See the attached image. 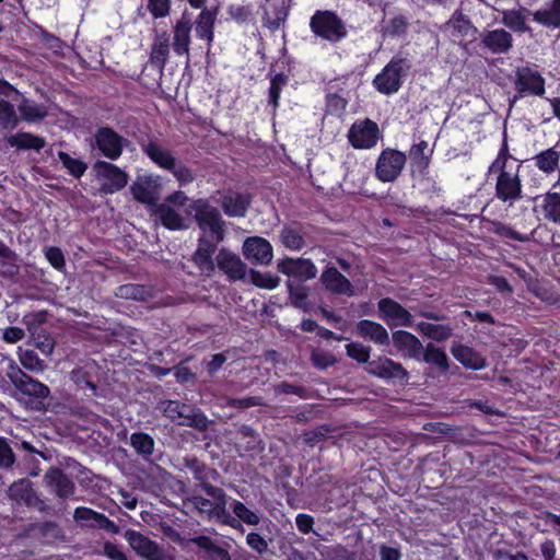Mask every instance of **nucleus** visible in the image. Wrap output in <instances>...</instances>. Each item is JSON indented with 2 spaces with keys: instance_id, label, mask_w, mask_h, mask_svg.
Here are the masks:
<instances>
[{
  "instance_id": "obj_1",
  "label": "nucleus",
  "mask_w": 560,
  "mask_h": 560,
  "mask_svg": "<svg viewBox=\"0 0 560 560\" xmlns=\"http://www.w3.org/2000/svg\"><path fill=\"white\" fill-rule=\"evenodd\" d=\"M184 469H187L196 481V488L203 491L211 499L205 498L200 494H194L184 501V506L192 509L199 515L208 518H217L223 525L236 528L240 526L238 522L232 517L226 509L228 495L225 491L213 485L221 479L220 472L206 463L200 460L195 455H186L182 459Z\"/></svg>"
},
{
  "instance_id": "obj_2",
  "label": "nucleus",
  "mask_w": 560,
  "mask_h": 560,
  "mask_svg": "<svg viewBox=\"0 0 560 560\" xmlns=\"http://www.w3.org/2000/svg\"><path fill=\"white\" fill-rule=\"evenodd\" d=\"M521 167L522 162L510 152L508 133L504 131L498 154L489 165L487 174L495 175L494 197L510 207L524 198Z\"/></svg>"
},
{
  "instance_id": "obj_3",
  "label": "nucleus",
  "mask_w": 560,
  "mask_h": 560,
  "mask_svg": "<svg viewBox=\"0 0 560 560\" xmlns=\"http://www.w3.org/2000/svg\"><path fill=\"white\" fill-rule=\"evenodd\" d=\"M141 151L159 168L172 173L179 187H185L196 179L194 170L177 162L171 150L164 148L158 140H138Z\"/></svg>"
},
{
  "instance_id": "obj_4",
  "label": "nucleus",
  "mask_w": 560,
  "mask_h": 560,
  "mask_svg": "<svg viewBox=\"0 0 560 560\" xmlns=\"http://www.w3.org/2000/svg\"><path fill=\"white\" fill-rule=\"evenodd\" d=\"M412 69L409 58L395 55L372 80L373 88L383 95L396 94L404 85Z\"/></svg>"
},
{
  "instance_id": "obj_5",
  "label": "nucleus",
  "mask_w": 560,
  "mask_h": 560,
  "mask_svg": "<svg viewBox=\"0 0 560 560\" xmlns=\"http://www.w3.org/2000/svg\"><path fill=\"white\" fill-rule=\"evenodd\" d=\"M10 382L14 386L19 398L35 410L44 408V400L49 396L50 390L44 383L34 380L19 366L11 368L8 373Z\"/></svg>"
},
{
  "instance_id": "obj_6",
  "label": "nucleus",
  "mask_w": 560,
  "mask_h": 560,
  "mask_svg": "<svg viewBox=\"0 0 560 560\" xmlns=\"http://www.w3.org/2000/svg\"><path fill=\"white\" fill-rule=\"evenodd\" d=\"M310 28L315 37L332 45L348 36L345 21L331 10H316L310 19Z\"/></svg>"
},
{
  "instance_id": "obj_7",
  "label": "nucleus",
  "mask_w": 560,
  "mask_h": 560,
  "mask_svg": "<svg viewBox=\"0 0 560 560\" xmlns=\"http://www.w3.org/2000/svg\"><path fill=\"white\" fill-rule=\"evenodd\" d=\"M188 208L194 212V219L201 231H209L217 243L223 241L225 222L217 207L206 198H198L192 200Z\"/></svg>"
},
{
  "instance_id": "obj_8",
  "label": "nucleus",
  "mask_w": 560,
  "mask_h": 560,
  "mask_svg": "<svg viewBox=\"0 0 560 560\" xmlns=\"http://www.w3.org/2000/svg\"><path fill=\"white\" fill-rule=\"evenodd\" d=\"M94 147L109 161H117L130 141L109 126L98 127L93 136Z\"/></svg>"
},
{
  "instance_id": "obj_9",
  "label": "nucleus",
  "mask_w": 560,
  "mask_h": 560,
  "mask_svg": "<svg viewBox=\"0 0 560 560\" xmlns=\"http://www.w3.org/2000/svg\"><path fill=\"white\" fill-rule=\"evenodd\" d=\"M348 141L353 149L370 150L382 138L378 125L370 118L355 120L348 130Z\"/></svg>"
},
{
  "instance_id": "obj_10",
  "label": "nucleus",
  "mask_w": 560,
  "mask_h": 560,
  "mask_svg": "<svg viewBox=\"0 0 560 560\" xmlns=\"http://www.w3.org/2000/svg\"><path fill=\"white\" fill-rule=\"evenodd\" d=\"M407 162L404 152L396 149H384L377 158L375 176L382 183L395 182L401 174Z\"/></svg>"
},
{
  "instance_id": "obj_11",
  "label": "nucleus",
  "mask_w": 560,
  "mask_h": 560,
  "mask_svg": "<svg viewBox=\"0 0 560 560\" xmlns=\"http://www.w3.org/2000/svg\"><path fill=\"white\" fill-rule=\"evenodd\" d=\"M93 170L96 176L104 180L101 185L104 194H115L128 183V174L112 162L97 160L93 164Z\"/></svg>"
},
{
  "instance_id": "obj_12",
  "label": "nucleus",
  "mask_w": 560,
  "mask_h": 560,
  "mask_svg": "<svg viewBox=\"0 0 560 560\" xmlns=\"http://www.w3.org/2000/svg\"><path fill=\"white\" fill-rule=\"evenodd\" d=\"M515 90L520 97L525 95L542 96L546 93V81L539 71L530 67H520L515 71ZM518 96H514L516 101Z\"/></svg>"
},
{
  "instance_id": "obj_13",
  "label": "nucleus",
  "mask_w": 560,
  "mask_h": 560,
  "mask_svg": "<svg viewBox=\"0 0 560 560\" xmlns=\"http://www.w3.org/2000/svg\"><path fill=\"white\" fill-rule=\"evenodd\" d=\"M126 537L135 552L145 560H174V557L155 540L139 532L128 530Z\"/></svg>"
},
{
  "instance_id": "obj_14",
  "label": "nucleus",
  "mask_w": 560,
  "mask_h": 560,
  "mask_svg": "<svg viewBox=\"0 0 560 560\" xmlns=\"http://www.w3.org/2000/svg\"><path fill=\"white\" fill-rule=\"evenodd\" d=\"M365 371L377 378L383 381H400L407 382L409 378L408 371L402 366L401 363L394 361L390 358L378 355L373 359Z\"/></svg>"
},
{
  "instance_id": "obj_15",
  "label": "nucleus",
  "mask_w": 560,
  "mask_h": 560,
  "mask_svg": "<svg viewBox=\"0 0 560 560\" xmlns=\"http://www.w3.org/2000/svg\"><path fill=\"white\" fill-rule=\"evenodd\" d=\"M381 317L390 327H412L413 316L400 303L392 298H383L377 302Z\"/></svg>"
},
{
  "instance_id": "obj_16",
  "label": "nucleus",
  "mask_w": 560,
  "mask_h": 560,
  "mask_svg": "<svg viewBox=\"0 0 560 560\" xmlns=\"http://www.w3.org/2000/svg\"><path fill=\"white\" fill-rule=\"evenodd\" d=\"M513 44L512 34L504 28L483 30L480 33V48L492 55H508Z\"/></svg>"
},
{
  "instance_id": "obj_17",
  "label": "nucleus",
  "mask_w": 560,
  "mask_h": 560,
  "mask_svg": "<svg viewBox=\"0 0 560 560\" xmlns=\"http://www.w3.org/2000/svg\"><path fill=\"white\" fill-rule=\"evenodd\" d=\"M70 375L78 389L86 396L94 397L98 395L100 366L95 361H89L73 369Z\"/></svg>"
},
{
  "instance_id": "obj_18",
  "label": "nucleus",
  "mask_w": 560,
  "mask_h": 560,
  "mask_svg": "<svg viewBox=\"0 0 560 560\" xmlns=\"http://www.w3.org/2000/svg\"><path fill=\"white\" fill-rule=\"evenodd\" d=\"M222 271L230 281L243 280L246 276V265L240 256L222 247L215 256V269Z\"/></svg>"
},
{
  "instance_id": "obj_19",
  "label": "nucleus",
  "mask_w": 560,
  "mask_h": 560,
  "mask_svg": "<svg viewBox=\"0 0 560 560\" xmlns=\"http://www.w3.org/2000/svg\"><path fill=\"white\" fill-rule=\"evenodd\" d=\"M243 255L253 264L269 265L273 257V249L268 240L250 236L243 244Z\"/></svg>"
},
{
  "instance_id": "obj_20",
  "label": "nucleus",
  "mask_w": 560,
  "mask_h": 560,
  "mask_svg": "<svg viewBox=\"0 0 560 560\" xmlns=\"http://www.w3.org/2000/svg\"><path fill=\"white\" fill-rule=\"evenodd\" d=\"M218 247L217 243L200 236L198 238L197 248L191 255V261L200 270L201 273L210 277L215 272V261L213 255Z\"/></svg>"
},
{
  "instance_id": "obj_21",
  "label": "nucleus",
  "mask_w": 560,
  "mask_h": 560,
  "mask_svg": "<svg viewBox=\"0 0 560 560\" xmlns=\"http://www.w3.org/2000/svg\"><path fill=\"white\" fill-rule=\"evenodd\" d=\"M277 267L281 273L302 281L314 279L317 273L314 262L311 259L304 258H285L280 260Z\"/></svg>"
},
{
  "instance_id": "obj_22",
  "label": "nucleus",
  "mask_w": 560,
  "mask_h": 560,
  "mask_svg": "<svg viewBox=\"0 0 560 560\" xmlns=\"http://www.w3.org/2000/svg\"><path fill=\"white\" fill-rule=\"evenodd\" d=\"M152 215L170 231H185L190 228V220L182 215L178 209L170 207L167 203H158V206L152 209Z\"/></svg>"
},
{
  "instance_id": "obj_23",
  "label": "nucleus",
  "mask_w": 560,
  "mask_h": 560,
  "mask_svg": "<svg viewBox=\"0 0 560 560\" xmlns=\"http://www.w3.org/2000/svg\"><path fill=\"white\" fill-rule=\"evenodd\" d=\"M320 282L327 291L334 294L354 295V288L350 280L334 266H328L323 270Z\"/></svg>"
},
{
  "instance_id": "obj_24",
  "label": "nucleus",
  "mask_w": 560,
  "mask_h": 560,
  "mask_svg": "<svg viewBox=\"0 0 560 560\" xmlns=\"http://www.w3.org/2000/svg\"><path fill=\"white\" fill-rule=\"evenodd\" d=\"M249 192L228 191L221 197L220 206L228 217L244 218L252 205Z\"/></svg>"
},
{
  "instance_id": "obj_25",
  "label": "nucleus",
  "mask_w": 560,
  "mask_h": 560,
  "mask_svg": "<svg viewBox=\"0 0 560 560\" xmlns=\"http://www.w3.org/2000/svg\"><path fill=\"white\" fill-rule=\"evenodd\" d=\"M392 342L404 358L420 360L423 345L413 334L407 330H395L392 334Z\"/></svg>"
},
{
  "instance_id": "obj_26",
  "label": "nucleus",
  "mask_w": 560,
  "mask_h": 560,
  "mask_svg": "<svg viewBox=\"0 0 560 560\" xmlns=\"http://www.w3.org/2000/svg\"><path fill=\"white\" fill-rule=\"evenodd\" d=\"M433 148H429L425 140L413 143L409 149L410 167L412 172L424 177L429 174L430 164L433 156Z\"/></svg>"
},
{
  "instance_id": "obj_27",
  "label": "nucleus",
  "mask_w": 560,
  "mask_h": 560,
  "mask_svg": "<svg viewBox=\"0 0 560 560\" xmlns=\"http://www.w3.org/2000/svg\"><path fill=\"white\" fill-rule=\"evenodd\" d=\"M47 486L50 487L60 499H67L74 494L75 485L72 479L60 468H49L45 475Z\"/></svg>"
},
{
  "instance_id": "obj_28",
  "label": "nucleus",
  "mask_w": 560,
  "mask_h": 560,
  "mask_svg": "<svg viewBox=\"0 0 560 560\" xmlns=\"http://www.w3.org/2000/svg\"><path fill=\"white\" fill-rule=\"evenodd\" d=\"M355 331L358 336L375 345L388 346L390 343L387 329L377 322L361 319L357 323Z\"/></svg>"
},
{
  "instance_id": "obj_29",
  "label": "nucleus",
  "mask_w": 560,
  "mask_h": 560,
  "mask_svg": "<svg viewBox=\"0 0 560 560\" xmlns=\"http://www.w3.org/2000/svg\"><path fill=\"white\" fill-rule=\"evenodd\" d=\"M158 182L152 176H147L142 182H135L130 186V192L133 199L142 205L152 207L158 206Z\"/></svg>"
},
{
  "instance_id": "obj_30",
  "label": "nucleus",
  "mask_w": 560,
  "mask_h": 560,
  "mask_svg": "<svg viewBox=\"0 0 560 560\" xmlns=\"http://www.w3.org/2000/svg\"><path fill=\"white\" fill-rule=\"evenodd\" d=\"M451 353L466 369L479 371L487 366L486 358L471 347L454 343Z\"/></svg>"
},
{
  "instance_id": "obj_31",
  "label": "nucleus",
  "mask_w": 560,
  "mask_h": 560,
  "mask_svg": "<svg viewBox=\"0 0 560 560\" xmlns=\"http://www.w3.org/2000/svg\"><path fill=\"white\" fill-rule=\"evenodd\" d=\"M197 16L195 31L199 39L208 42L210 46L214 38V25L219 14V7L200 9Z\"/></svg>"
},
{
  "instance_id": "obj_32",
  "label": "nucleus",
  "mask_w": 560,
  "mask_h": 560,
  "mask_svg": "<svg viewBox=\"0 0 560 560\" xmlns=\"http://www.w3.org/2000/svg\"><path fill=\"white\" fill-rule=\"evenodd\" d=\"M191 21L186 12L174 26L173 49L177 56L188 55L190 44Z\"/></svg>"
},
{
  "instance_id": "obj_33",
  "label": "nucleus",
  "mask_w": 560,
  "mask_h": 560,
  "mask_svg": "<svg viewBox=\"0 0 560 560\" xmlns=\"http://www.w3.org/2000/svg\"><path fill=\"white\" fill-rule=\"evenodd\" d=\"M73 518L85 526H92L100 529H110L115 526L114 522L105 514L96 512L90 508L79 506L74 510Z\"/></svg>"
},
{
  "instance_id": "obj_34",
  "label": "nucleus",
  "mask_w": 560,
  "mask_h": 560,
  "mask_svg": "<svg viewBox=\"0 0 560 560\" xmlns=\"http://www.w3.org/2000/svg\"><path fill=\"white\" fill-rule=\"evenodd\" d=\"M445 26L451 30V35L456 38L475 36L478 33V28L460 9L454 11Z\"/></svg>"
},
{
  "instance_id": "obj_35",
  "label": "nucleus",
  "mask_w": 560,
  "mask_h": 560,
  "mask_svg": "<svg viewBox=\"0 0 560 560\" xmlns=\"http://www.w3.org/2000/svg\"><path fill=\"white\" fill-rule=\"evenodd\" d=\"M129 445L143 460L150 462L152 459L155 441L149 433L143 431L132 432L129 436Z\"/></svg>"
},
{
  "instance_id": "obj_36",
  "label": "nucleus",
  "mask_w": 560,
  "mask_h": 560,
  "mask_svg": "<svg viewBox=\"0 0 560 560\" xmlns=\"http://www.w3.org/2000/svg\"><path fill=\"white\" fill-rule=\"evenodd\" d=\"M482 221L485 222V226L489 233L501 238H508L521 243H527L530 241V235L517 232L508 223L490 219H483Z\"/></svg>"
},
{
  "instance_id": "obj_37",
  "label": "nucleus",
  "mask_w": 560,
  "mask_h": 560,
  "mask_svg": "<svg viewBox=\"0 0 560 560\" xmlns=\"http://www.w3.org/2000/svg\"><path fill=\"white\" fill-rule=\"evenodd\" d=\"M534 165L544 174H552L560 171V151L556 147L538 152L532 159Z\"/></svg>"
},
{
  "instance_id": "obj_38",
  "label": "nucleus",
  "mask_w": 560,
  "mask_h": 560,
  "mask_svg": "<svg viewBox=\"0 0 560 560\" xmlns=\"http://www.w3.org/2000/svg\"><path fill=\"white\" fill-rule=\"evenodd\" d=\"M194 545L203 551L205 560H231L230 552L225 548L217 545L210 536H196Z\"/></svg>"
},
{
  "instance_id": "obj_39",
  "label": "nucleus",
  "mask_w": 560,
  "mask_h": 560,
  "mask_svg": "<svg viewBox=\"0 0 560 560\" xmlns=\"http://www.w3.org/2000/svg\"><path fill=\"white\" fill-rule=\"evenodd\" d=\"M185 411L177 425L189 427L199 432L208 431L212 421L200 408L188 405V409Z\"/></svg>"
},
{
  "instance_id": "obj_40",
  "label": "nucleus",
  "mask_w": 560,
  "mask_h": 560,
  "mask_svg": "<svg viewBox=\"0 0 560 560\" xmlns=\"http://www.w3.org/2000/svg\"><path fill=\"white\" fill-rule=\"evenodd\" d=\"M527 9L521 8V9H512V10H504L502 12V20L501 22L511 31L515 33H527L530 32L532 28L527 24Z\"/></svg>"
},
{
  "instance_id": "obj_41",
  "label": "nucleus",
  "mask_w": 560,
  "mask_h": 560,
  "mask_svg": "<svg viewBox=\"0 0 560 560\" xmlns=\"http://www.w3.org/2000/svg\"><path fill=\"white\" fill-rule=\"evenodd\" d=\"M7 142L12 148L20 150H42L46 141L43 137L35 136L31 132L20 131L7 138Z\"/></svg>"
},
{
  "instance_id": "obj_42",
  "label": "nucleus",
  "mask_w": 560,
  "mask_h": 560,
  "mask_svg": "<svg viewBox=\"0 0 560 560\" xmlns=\"http://www.w3.org/2000/svg\"><path fill=\"white\" fill-rule=\"evenodd\" d=\"M20 260V256L13 249L7 256L0 257V277L12 283H19L21 277Z\"/></svg>"
},
{
  "instance_id": "obj_43",
  "label": "nucleus",
  "mask_w": 560,
  "mask_h": 560,
  "mask_svg": "<svg viewBox=\"0 0 560 560\" xmlns=\"http://www.w3.org/2000/svg\"><path fill=\"white\" fill-rule=\"evenodd\" d=\"M417 330L431 340L443 342L453 336L454 328L450 324L420 322Z\"/></svg>"
},
{
  "instance_id": "obj_44",
  "label": "nucleus",
  "mask_w": 560,
  "mask_h": 560,
  "mask_svg": "<svg viewBox=\"0 0 560 560\" xmlns=\"http://www.w3.org/2000/svg\"><path fill=\"white\" fill-rule=\"evenodd\" d=\"M115 295L119 299L145 302L153 296L151 287L139 283H126L116 289Z\"/></svg>"
},
{
  "instance_id": "obj_45",
  "label": "nucleus",
  "mask_w": 560,
  "mask_h": 560,
  "mask_svg": "<svg viewBox=\"0 0 560 560\" xmlns=\"http://www.w3.org/2000/svg\"><path fill=\"white\" fill-rule=\"evenodd\" d=\"M422 360L433 366H436L442 373L450 370V360L444 349L429 342L421 353Z\"/></svg>"
},
{
  "instance_id": "obj_46",
  "label": "nucleus",
  "mask_w": 560,
  "mask_h": 560,
  "mask_svg": "<svg viewBox=\"0 0 560 560\" xmlns=\"http://www.w3.org/2000/svg\"><path fill=\"white\" fill-rule=\"evenodd\" d=\"M170 55L168 37L164 34L158 36L151 47L150 63L160 71H163Z\"/></svg>"
},
{
  "instance_id": "obj_47",
  "label": "nucleus",
  "mask_w": 560,
  "mask_h": 560,
  "mask_svg": "<svg viewBox=\"0 0 560 560\" xmlns=\"http://www.w3.org/2000/svg\"><path fill=\"white\" fill-rule=\"evenodd\" d=\"M287 287L291 305L303 312H311L312 303L308 299V289L301 283L292 281H288Z\"/></svg>"
},
{
  "instance_id": "obj_48",
  "label": "nucleus",
  "mask_w": 560,
  "mask_h": 560,
  "mask_svg": "<svg viewBox=\"0 0 560 560\" xmlns=\"http://www.w3.org/2000/svg\"><path fill=\"white\" fill-rule=\"evenodd\" d=\"M289 82V77L284 72L276 73L270 78V85L268 89V105L272 107V113L276 114L280 106V97L284 86Z\"/></svg>"
},
{
  "instance_id": "obj_49",
  "label": "nucleus",
  "mask_w": 560,
  "mask_h": 560,
  "mask_svg": "<svg viewBox=\"0 0 560 560\" xmlns=\"http://www.w3.org/2000/svg\"><path fill=\"white\" fill-rule=\"evenodd\" d=\"M533 20L546 27H560V0H552L549 9L534 12Z\"/></svg>"
},
{
  "instance_id": "obj_50",
  "label": "nucleus",
  "mask_w": 560,
  "mask_h": 560,
  "mask_svg": "<svg viewBox=\"0 0 560 560\" xmlns=\"http://www.w3.org/2000/svg\"><path fill=\"white\" fill-rule=\"evenodd\" d=\"M232 512L235 515V520L238 524L245 523L246 525L256 526L260 523V515L256 512L247 508L243 502L238 500H233L230 504ZM234 518V516H232ZM242 525L237 526L235 529L241 528Z\"/></svg>"
},
{
  "instance_id": "obj_51",
  "label": "nucleus",
  "mask_w": 560,
  "mask_h": 560,
  "mask_svg": "<svg viewBox=\"0 0 560 560\" xmlns=\"http://www.w3.org/2000/svg\"><path fill=\"white\" fill-rule=\"evenodd\" d=\"M409 20L402 14H397L384 22L382 33L384 37L396 38L407 34Z\"/></svg>"
},
{
  "instance_id": "obj_52",
  "label": "nucleus",
  "mask_w": 560,
  "mask_h": 560,
  "mask_svg": "<svg viewBox=\"0 0 560 560\" xmlns=\"http://www.w3.org/2000/svg\"><path fill=\"white\" fill-rule=\"evenodd\" d=\"M158 409L163 417L177 424L184 412H186L185 410L188 409V404L179 400L164 399L159 402Z\"/></svg>"
},
{
  "instance_id": "obj_53",
  "label": "nucleus",
  "mask_w": 560,
  "mask_h": 560,
  "mask_svg": "<svg viewBox=\"0 0 560 560\" xmlns=\"http://www.w3.org/2000/svg\"><path fill=\"white\" fill-rule=\"evenodd\" d=\"M541 208L545 219L560 225V194L548 191L542 199Z\"/></svg>"
},
{
  "instance_id": "obj_54",
  "label": "nucleus",
  "mask_w": 560,
  "mask_h": 560,
  "mask_svg": "<svg viewBox=\"0 0 560 560\" xmlns=\"http://www.w3.org/2000/svg\"><path fill=\"white\" fill-rule=\"evenodd\" d=\"M57 155L60 163L62 164V167L66 168L68 174H70L74 178L79 179L85 174L88 170L86 162L80 159L72 158L66 151H58Z\"/></svg>"
},
{
  "instance_id": "obj_55",
  "label": "nucleus",
  "mask_w": 560,
  "mask_h": 560,
  "mask_svg": "<svg viewBox=\"0 0 560 560\" xmlns=\"http://www.w3.org/2000/svg\"><path fill=\"white\" fill-rule=\"evenodd\" d=\"M19 121L14 106L10 102L0 98V127L12 131L18 127Z\"/></svg>"
},
{
  "instance_id": "obj_56",
  "label": "nucleus",
  "mask_w": 560,
  "mask_h": 560,
  "mask_svg": "<svg viewBox=\"0 0 560 560\" xmlns=\"http://www.w3.org/2000/svg\"><path fill=\"white\" fill-rule=\"evenodd\" d=\"M281 243L291 250H301L305 246V241L300 231L284 226L280 233Z\"/></svg>"
},
{
  "instance_id": "obj_57",
  "label": "nucleus",
  "mask_w": 560,
  "mask_h": 560,
  "mask_svg": "<svg viewBox=\"0 0 560 560\" xmlns=\"http://www.w3.org/2000/svg\"><path fill=\"white\" fill-rule=\"evenodd\" d=\"M326 113L331 116L341 117L348 106V100L338 93H327L325 96Z\"/></svg>"
},
{
  "instance_id": "obj_58",
  "label": "nucleus",
  "mask_w": 560,
  "mask_h": 560,
  "mask_svg": "<svg viewBox=\"0 0 560 560\" xmlns=\"http://www.w3.org/2000/svg\"><path fill=\"white\" fill-rule=\"evenodd\" d=\"M250 282L260 289L273 290L280 283V278L270 272H261L255 269L249 271Z\"/></svg>"
},
{
  "instance_id": "obj_59",
  "label": "nucleus",
  "mask_w": 560,
  "mask_h": 560,
  "mask_svg": "<svg viewBox=\"0 0 560 560\" xmlns=\"http://www.w3.org/2000/svg\"><path fill=\"white\" fill-rule=\"evenodd\" d=\"M371 351L370 346H364L361 342H349L346 345L347 355L360 364L369 365L372 361L370 360Z\"/></svg>"
},
{
  "instance_id": "obj_60",
  "label": "nucleus",
  "mask_w": 560,
  "mask_h": 560,
  "mask_svg": "<svg viewBox=\"0 0 560 560\" xmlns=\"http://www.w3.org/2000/svg\"><path fill=\"white\" fill-rule=\"evenodd\" d=\"M10 491L15 500L23 501L26 504H30L35 497L31 482L26 480L14 482L11 486Z\"/></svg>"
},
{
  "instance_id": "obj_61",
  "label": "nucleus",
  "mask_w": 560,
  "mask_h": 560,
  "mask_svg": "<svg viewBox=\"0 0 560 560\" xmlns=\"http://www.w3.org/2000/svg\"><path fill=\"white\" fill-rule=\"evenodd\" d=\"M19 110L26 121H35L46 116V112L43 107L30 101H24L20 104Z\"/></svg>"
},
{
  "instance_id": "obj_62",
  "label": "nucleus",
  "mask_w": 560,
  "mask_h": 560,
  "mask_svg": "<svg viewBox=\"0 0 560 560\" xmlns=\"http://www.w3.org/2000/svg\"><path fill=\"white\" fill-rule=\"evenodd\" d=\"M330 432V427L323 424L314 430L304 432L303 440L307 446L314 447L317 443L326 441Z\"/></svg>"
},
{
  "instance_id": "obj_63",
  "label": "nucleus",
  "mask_w": 560,
  "mask_h": 560,
  "mask_svg": "<svg viewBox=\"0 0 560 560\" xmlns=\"http://www.w3.org/2000/svg\"><path fill=\"white\" fill-rule=\"evenodd\" d=\"M44 256L52 268L61 271L66 267V258L63 252L58 246H46L44 248Z\"/></svg>"
},
{
  "instance_id": "obj_64",
  "label": "nucleus",
  "mask_w": 560,
  "mask_h": 560,
  "mask_svg": "<svg viewBox=\"0 0 560 560\" xmlns=\"http://www.w3.org/2000/svg\"><path fill=\"white\" fill-rule=\"evenodd\" d=\"M311 362L317 370H327L337 363L334 354L314 349L311 353Z\"/></svg>"
}]
</instances>
